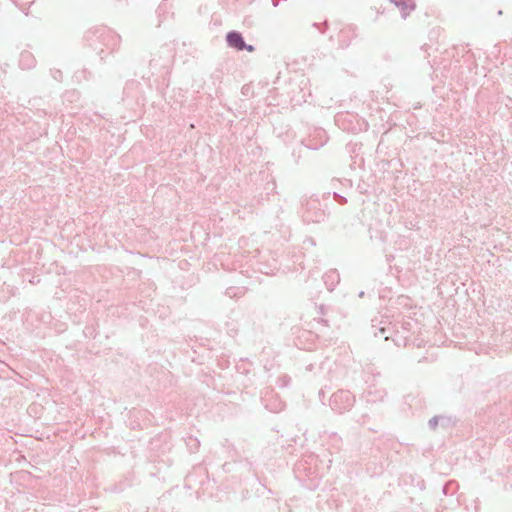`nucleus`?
Wrapping results in <instances>:
<instances>
[{
	"instance_id": "f257e3e1",
	"label": "nucleus",
	"mask_w": 512,
	"mask_h": 512,
	"mask_svg": "<svg viewBox=\"0 0 512 512\" xmlns=\"http://www.w3.org/2000/svg\"><path fill=\"white\" fill-rule=\"evenodd\" d=\"M355 402V397L351 392L346 390H339L331 396L330 406L333 410L342 413L349 410Z\"/></svg>"
},
{
	"instance_id": "f03ea898",
	"label": "nucleus",
	"mask_w": 512,
	"mask_h": 512,
	"mask_svg": "<svg viewBox=\"0 0 512 512\" xmlns=\"http://www.w3.org/2000/svg\"><path fill=\"white\" fill-rule=\"evenodd\" d=\"M226 41L229 47L234 48L238 51H242V47H245V41L241 33L237 31H230L226 36Z\"/></svg>"
},
{
	"instance_id": "7ed1b4c3",
	"label": "nucleus",
	"mask_w": 512,
	"mask_h": 512,
	"mask_svg": "<svg viewBox=\"0 0 512 512\" xmlns=\"http://www.w3.org/2000/svg\"><path fill=\"white\" fill-rule=\"evenodd\" d=\"M400 9L403 18H406L416 7L415 0H390Z\"/></svg>"
},
{
	"instance_id": "20e7f679",
	"label": "nucleus",
	"mask_w": 512,
	"mask_h": 512,
	"mask_svg": "<svg viewBox=\"0 0 512 512\" xmlns=\"http://www.w3.org/2000/svg\"><path fill=\"white\" fill-rule=\"evenodd\" d=\"M340 280L339 273L336 270H331L327 272L324 276V282L327 288L332 291L335 284Z\"/></svg>"
},
{
	"instance_id": "39448f33",
	"label": "nucleus",
	"mask_w": 512,
	"mask_h": 512,
	"mask_svg": "<svg viewBox=\"0 0 512 512\" xmlns=\"http://www.w3.org/2000/svg\"><path fill=\"white\" fill-rule=\"evenodd\" d=\"M20 65L23 68L29 69L34 66V58L29 52H23L20 57Z\"/></svg>"
},
{
	"instance_id": "423d86ee",
	"label": "nucleus",
	"mask_w": 512,
	"mask_h": 512,
	"mask_svg": "<svg viewBox=\"0 0 512 512\" xmlns=\"http://www.w3.org/2000/svg\"><path fill=\"white\" fill-rule=\"evenodd\" d=\"M389 327L387 326H381L378 328V332L377 331H374L373 334L374 336H378V333L381 334V335H384V339L385 340H388V336L386 335V333L389 331Z\"/></svg>"
},
{
	"instance_id": "0eeeda50",
	"label": "nucleus",
	"mask_w": 512,
	"mask_h": 512,
	"mask_svg": "<svg viewBox=\"0 0 512 512\" xmlns=\"http://www.w3.org/2000/svg\"><path fill=\"white\" fill-rule=\"evenodd\" d=\"M439 420H440V417H438V416H434V417H432V418L429 420V422H428L429 427H430L431 429H435V428L437 427V425H438Z\"/></svg>"
},
{
	"instance_id": "6e6552de",
	"label": "nucleus",
	"mask_w": 512,
	"mask_h": 512,
	"mask_svg": "<svg viewBox=\"0 0 512 512\" xmlns=\"http://www.w3.org/2000/svg\"><path fill=\"white\" fill-rule=\"evenodd\" d=\"M242 50H247L248 52H253L255 50L253 45H249L245 43V47H242Z\"/></svg>"
},
{
	"instance_id": "1a4fd4ad",
	"label": "nucleus",
	"mask_w": 512,
	"mask_h": 512,
	"mask_svg": "<svg viewBox=\"0 0 512 512\" xmlns=\"http://www.w3.org/2000/svg\"><path fill=\"white\" fill-rule=\"evenodd\" d=\"M334 196H335L336 199H338L340 204H343V203L346 202V198L345 197L340 196L339 194H336V193L334 194Z\"/></svg>"
},
{
	"instance_id": "9d476101",
	"label": "nucleus",
	"mask_w": 512,
	"mask_h": 512,
	"mask_svg": "<svg viewBox=\"0 0 512 512\" xmlns=\"http://www.w3.org/2000/svg\"><path fill=\"white\" fill-rule=\"evenodd\" d=\"M376 322H377V320H376V319H373V320H372V325H371V326H372V328H376Z\"/></svg>"
},
{
	"instance_id": "9b49d317",
	"label": "nucleus",
	"mask_w": 512,
	"mask_h": 512,
	"mask_svg": "<svg viewBox=\"0 0 512 512\" xmlns=\"http://www.w3.org/2000/svg\"><path fill=\"white\" fill-rule=\"evenodd\" d=\"M363 296H364V292H363V291H361V292L359 293V297H363Z\"/></svg>"
}]
</instances>
